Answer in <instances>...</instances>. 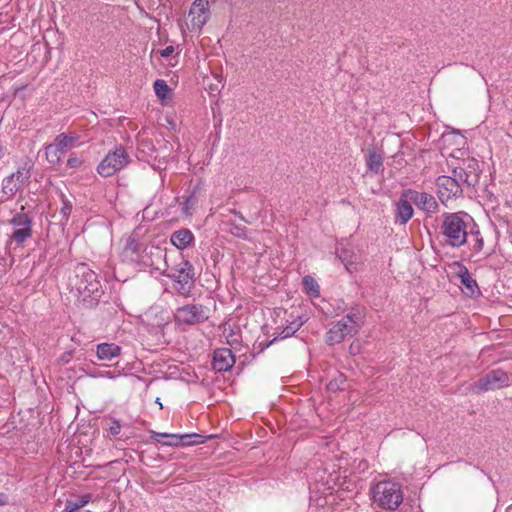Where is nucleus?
<instances>
[{"label":"nucleus","mask_w":512,"mask_h":512,"mask_svg":"<svg viewBox=\"0 0 512 512\" xmlns=\"http://www.w3.org/2000/svg\"><path fill=\"white\" fill-rule=\"evenodd\" d=\"M70 286L82 307L93 308L98 304L102 295L101 284L97 274L87 264L79 263L75 267L74 277L70 278Z\"/></svg>","instance_id":"nucleus-1"},{"label":"nucleus","mask_w":512,"mask_h":512,"mask_svg":"<svg viewBox=\"0 0 512 512\" xmlns=\"http://www.w3.org/2000/svg\"><path fill=\"white\" fill-rule=\"evenodd\" d=\"M473 219L465 212H446L442 214L440 231L446 245L460 248L468 242V231Z\"/></svg>","instance_id":"nucleus-2"},{"label":"nucleus","mask_w":512,"mask_h":512,"mask_svg":"<svg viewBox=\"0 0 512 512\" xmlns=\"http://www.w3.org/2000/svg\"><path fill=\"white\" fill-rule=\"evenodd\" d=\"M363 308L354 306L349 313L334 324L326 333L325 341L328 345L341 343L347 336L356 334L363 324Z\"/></svg>","instance_id":"nucleus-3"},{"label":"nucleus","mask_w":512,"mask_h":512,"mask_svg":"<svg viewBox=\"0 0 512 512\" xmlns=\"http://www.w3.org/2000/svg\"><path fill=\"white\" fill-rule=\"evenodd\" d=\"M162 275L173 281L175 291L184 297H189L195 286V269L194 266L185 259H181L179 263L167 266Z\"/></svg>","instance_id":"nucleus-4"},{"label":"nucleus","mask_w":512,"mask_h":512,"mask_svg":"<svg viewBox=\"0 0 512 512\" xmlns=\"http://www.w3.org/2000/svg\"><path fill=\"white\" fill-rule=\"evenodd\" d=\"M373 500L383 509H397L403 501L401 485L391 481L379 482L373 488Z\"/></svg>","instance_id":"nucleus-5"},{"label":"nucleus","mask_w":512,"mask_h":512,"mask_svg":"<svg viewBox=\"0 0 512 512\" xmlns=\"http://www.w3.org/2000/svg\"><path fill=\"white\" fill-rule=\"evenodd\" d=\"M130 162V157L122 145L116 146L110 151L97 166V172L102 177H110L125 168Z\"/></svg>","instance_id":"nucleus-6"},{"label":"nucleus","mask_w":512,"mask_h":512,"mask_svg":"<svg viewBox=\"0 0 512 512\" xmlns=\"http://www.w3.org/2000/svg\"><path fill=\"white\" fill-rule=\"evenodd\" d=\"M79 140L78 135H69L60 133L57 135L53 143L45 147V155L48 163L51 166H58L62 162V157L66 152L73 148Z\"/></svg>","instance_id":"nucleus-7"},{"label":"nucleus","mask_w":512,"mask_h":512,"mask_svg":"<svg viewBox=\"0 0 512 512\" xmlns=\"http://www.w3.org/2000/svg\"><path fill=\"white\" fill-rule=\"evenodd\" d=\"M210 309L200 303H191L178 307L175 312V321L180 325H198L207 321Z\"/></svg>","instance_id":"nucleus-8"},{"label":"nucleus","mask_w":512,"mask_h":512,"mask_svg":"<svg viewBox=\"0 0 512 512\" xmlns=\"http://www.w3.org/2000/svg\"><path fill=\"white\" fill-rule=\"evenodd\" d=\"M510 385V378L507 372L502 369H493L481 376L471 385L474 393L486 392L489 390L501 389Z\"/></svg>","instance_id":"nucleus-9"},{"label":"nucleus","mask_w":512,"mask_h":512,"mask_svg":"<svg viewBox=\"0 0 512 512\" xmlns=\"http://www.w3.org/2000/svg\"><path fill=\"white\" fill-rule=\"evenodd\" d=\"M436 187L440 201L445 204L451 199L460 197L463 193V188L466 186L452 174V176H439L436 179Z\"/></svg>","instance_id":"nucleus-10"},{"label":"nucleus","mask_w":512,"mask_h":512,"mask_svg":"<svg viewBox=\"0 0 512 512\" xmlns=\"http://www.w3.org/2000/svg\"><path fill=\"white\" fill-rule=\"evenodd\" d=\"M32 218L24 212H17L9 220V224L13 226L14 231L10 238L18 245H22L25 241L32 237Z\"/></svg>","instance_id":"nucleus-11"},{"label":"nucleus","mask_w":512,"mask_h":512,"mask_svg":"<svg viewBox=\"0 0 512 512\" xmlns=\"http://www.w3.org/2000/svg\"><path fill=\"white\" fill-rule=\"evenodd\" d=\"M452 173L467 188H474L479 183L481 169L478 161L472 159L464 162L461 166L455 167Z\"/></svg>","instance_id":"nucleus-12"},{"label":"nucleus","mask_w":512,"mask_h":512,"mask_svg":"<svg viewBox=\"0 0 512 512\" xmlns=\"http://www.w3.org/2000/svg\"><path fill=\"white\" fill-rule=\"evenodd\" d=\"M406 194L413 201L416 207L426 214H435L439 212V204L433 195L413 189H406Z\"/></svg>","instance_id":"nucleus-13"},{"label":"nucleus","mask_w":512,"mask_h":512,"mask_svg":"<svg viewBox=\"0 0 512 512\" xmlns=\"http://www.w3.org/2000/svg\"><path fill=\"white\" fill-rule=\"evenodd\" d=\"M454 266L457 268L456 275L460 279V283L463 286V293L469 297L480 296V288L477 284V281L471 276L468 268L460 262H455Z\"/></svg>","instance_id":"nucleus-14"},{"label":"nucleus","mask_w":512,"mask_h":512,"mask_svg":"<svg viewBox=\"0 0 512 512\" xmlns=\"http://www.w3.org/2000/svg\"><path fill=\"white\" fill-rule=\"evenodd\" d=\"M413 201L407 196L406 189L400 194L399 199L395 202L394 220L395 223L405 225L414 215L412 207Z\"/></svg>","instance_id":"nucleus-15"},{"label":"nucleus","mask_w":512,"mask_h":512,"mask_svg":"<svg viewBox=\"0 0 512 512\" xmlns=\"http://www.w3.org/2000/svg\"><path fill=\"white\" fill-rule=\"evenodd\" d=\"M235 363V356L229 348H218L213 352L212 368L217 372L229 371Z\"/></svg>","instance_id":"nucleus-16"},{"label":"nucleus","mask_w":512,"mask_h":512,"mask_svg":"<svg viewBox=\"0 0 512 512\" xmlns=\"http://www.w3.org/2000/svg\"><path fill=\"white\" fill-rule=\"evenodd\" d=\"M190 14L193 15V24L202 28L210 17L208 0H195L190 8Z\"/></svg>","instance_id":"nucleus-17"},{"label":"nucleus","mask_w":512,"mask_h":512,"mask_svg":"<svg viewBox=\"0 0 512 512\" xmlns=\"http://www.w3.org/2000/svg\"><path fill=\"white\" fill-rule=\"evenodd\" d=\"M303 323L304 321L301 318L292 320L288 325L283 327V329L279 333H277L272 340L265 344L263 342H260V351H263L265 348L271 346L272 344L279 340H284L288 337L293 336L302 327Z\"/></svg>","instance_id":"nucleus-18"},{"label":"nucleus","mask_w":512,"mask_h":512,"mask_svg":"<svg viewBox=\"0 0 512 512\" xmlns=\"http://www.w3.org/2000/svg\"><path fill=\"white\" fill-rule=\"evenodd\" d=\"M194 234L188 228H181L171 233L170 242L178 250H184L193 245Z\"/></svg>","instance_id":"nucleus-19"},{"label":"nucleus","mask_w":512,"mask_h":512,"mask_svg":"<svg viewBox=\"0 0 512 512\" xmlns=\"http://www.w3.org/2000/svg\"><path fill=\"white\" fill-rule=\"evenodd\" d=\"M97 357L99 360L111 361L121 353V347L115 343H101L97 345Z\"/></svg>","instance_id":"nucleus-20"},{"label":"nucleus","mask_w":512,"mask_h":512,"mask_svg":"<svg viewBox=\"0 0 512 512\" xmlns=\"http://www.w3.org/2000/svg\"><path fill=\"white\" fill-rule=\"evenodd\" d=\"M466 244H468L470 249L475 253L481 252L484 248L483 236L481 235L480 229L475 222L472 223L468 231V242Z\"/></svg>","instance_id":"nucleus-21"},{"label":"nucleus","mask_w":512,"mask_h":512,"mask_svg":"<svg viewBox=\"0 0 512 512\" xmlns=\"http://www.w3.org/2000/svg\"><path fill=\"white\" fill-rule=\"evenodd\" d=\"M383 155L378 153L375 148L369 149L366 156L367 170L378 174L383 166Z\"/></svg>","instance_id":"nucleus-22"},{"label":"nucleus","mask_w":512,"mask_h":512,"mask_svg":"<svg viewBox=\"0 0 512 512\" xmlns=\"http://www.w3.org/2000/svg\"><path fill=\"white\" fill-rule=\"evenodd\" d=\"M141 251L142 244L139 242V240L136 238L134 234L130 235L126 239L123 255L127 258L129 257L130 260L134 261V256H139Z\"/></svg>","instance_id":"nucleus-23"},{"label":"nucleus","mask_w":512,"mask_h":512,"mask_svg":"<svg viewBox=\"0 0 512 512\" xmlns=\"http://www.w3.org/2000/svg\"><path fill=\"white\" fill-rule=\"evenodd\" d=\"M151 439L165 446H181V434L152 432Z\"/></svg>","instance_id":"nucleus-24"},{"label":"nucleus","mask_w":512,"mask_h":512,"mask_svg":"<svg viewBox=\"0 0 512 512\" xmlns=\"http://www.w3.org/2000/svg\"><path fill=\"white\" fill-rule=\"evenodd\" d=\"M22 184H20L13 175H9L2 180V193L7 199H12L16 193L20 190Z\"/></svg>","instance_id":"nucleus-25"},{"label":"nucleus","mask_w":512,"mask_h":512,"mask_svg":"<svg viewBox=\"0 0 512 512\" xmlns=\"http://www.w3.org/2000/svg\"><path fill=\"white\" fill-rule=\"evenodd\" d=\"M338 258L345 265L346 269L351 272L352 267L357 262V254L353 251L352 248L342 247L337 250Z\"/></svg>","instance_id":"nucleus-26"},{"label":"nucleus","mask_w":512,"mask_h":512,"mask_svg":"<svg viewBox=\"0 0 512 512\" xmlns=\"http://www.w3.org/2000/svg\"><path fill=\"white\" fill-rule=\"evenodd\" d=\"M92 499L90 493L79 496L76 500L67 499L65 502V512H77L79 509L87 505Z\"/></svg>","instance_id":"nucleus-27"},{"label":"nucleus","mask_w":512,"mask_h":512,"mask_svg":"<svg viewBox=\"0 0 512 512\" xmlns=\"http://www.w3.org/2000/svg\"><path fill=\"white\" fill-rule=\"evenodd\" d=\"M303 289L305 293L312 297H318L320 295V287L317 281L310 275H306L302 279Z\"/></svg>","instance_id":"nucleus-28"},{"label":"nucleus","mask_w":512,"mask_h":512,"mask_svg":"<svg viewBox=\"0 0 512 512\" xmlns=\"http://www.w3.org/2000/svg\"><path fill=\"white\" fill-rule=\"evenodd\" d=\"M212 436H205L197 433L181 434V446H191L205 443Z\"/></svg>","instance_id":"nucleus-29"},{"label":"nucleus","mask_w":512,"mask_h":512,"mask_svg":"<svg viewBox=\"0 0 512 512\" xmlns=\"http://www.w3.org/2000/svg\"><path fill=\"white\" fill-rule=\"evenodd\" d=\"M31 168V166L25 164L19 167L16 172L11 173L10 175H13L16 181L24 185L29 182V179L31 177Z\"/></svg>","instance_id":"nucleus-30"},{"label":"nucleus","mask_w":512,"mask_h":512,"mask_svg":"<svg viewBox=\"0 0 512 512\" xmlns=\"http://www.w3.org/2000/svg\"><path fill=\"white\" fill-rule=\"evenodd\" d=\"M153 87L156 96L161 100L166 99L168 97V94L171 92V89L167 85L166 81L163 79L155 80Z\"/></svg>","instance_id":"nucleus-31"},{"label":"nucleus","mask_w":512,"mask_h":512,"mask_svg":"<svg viewBox=\"0 0 512 512\" xmlns=\"http://www.w3.org/2000/svg\"><path fill=\"white\" fill-rule=\"evenodd\" d=\"M346 377L342 373H338L333 379L327 384V389L330 392H338L344 389Z\"/></svg>","instance_id":"nucleus-32"},{"label":"nucleus","mask_w":512,"mask_h":512,"mask_svg":"<svg viewBox=\"0 0 512 512\" xmlns=\"http://www.w3.org/2000/svg\"><path fill=\"white\" fill-rule=\"evenodd\" d=\"M230 226L229 232L235 237L246 239L247 238V229L243 225H238L234 222L227 223Z\"/></svg>","instance_id":"nucleus-33"},{"label":"nucleus","mask_w":512,"mask_h":512,"mask_svg":"<svg viewBox=\"0 0 512 512\" xmlns=\"http://www.w3.org/2000/svg\"><path fill=\"white\" fill-rule=\"evenodd\" d=\"M121 430V424L120 421L117 419H112L108 431L110 436H117L120 433Z\"/></svg>","instance_id":"nucleus-34"},{"label":"nucleus","mask_w":512,"mask_h":512,"mask_svg":"<svg viewBox=\"0 0 512 512\" xmlns=\"http://www.w3.org/2000/svg\"><path fill=\"white\" fill-rule=\"evenodd\" d=\"M63 197V206L61 208V214L63 215V217L65 219H68L69 215L71 214V211H72V204L69 200H67L64 195H62Z\"/></svg>","instance_id":"nucleus-35"},{"label":"nucleus","mask_w":512,"mask_h":512,"mask_svg":"<svg viewBox=\"0 0 512 512\" xmlns=\"http://www.w3.org/2000/svg\"><path fill=\"white\" fill-rule=\"evenodd\" d=\"M83 164V160L75 155H71L67 160L69 168H79Z\"/></svg>","instance_id":"nucleus-36"},{"label":"nucleus","mask_w":512,"mask_h":512,"mask_svg":"<svg viewBox=\"0 0 512 512\" xmlns=\"http://www.w3.org/2000/svg\"><path fill=\"white\" fill-rule=\"evenodd\" d=\"M197 202V199H196V196H195V192H193L189 197H187V199L185 200V203H184V210L186 213H189V209L193 208L194 205L196 204Z\"/></svg>","instance_id":"nucleus-37"},{"label":"nucleus","mask_w":512,"mask_h":512,"mask_svg":"<svg viewBox=\"0 0 512 512\" xmlns=\"http://www.w3.org/2000/svg\"><path fill=\"white\" fill-rule=\"evenodd\" d=\"M174 52V47L172 45L167 46L166 48L160 50V55L164 58L169 57Z\"/></svg>","instance_id":"nucleus-38"},{"label":"nucleus","mask_w":512,"mask_h":512,"mask_svg":"<svg viewBox=\"0 0 512 512\" xmlns=\"http://www.w3.org/2000/svg\"><path fill=\"white\" fill-rule=\"evenodd\" d=\"M8 497L4 493H0V506L7 504Z\"/></svg>","instance_id":"nucleus-39"},{"label":"nucleus","mask_w":512,"mask_h":512,"mask_svg":"<svg viewBox=\"0 0 512 512\" xmlns=\"http://www.w3.org/2000/svg\"><path fill=\"white\" fill-rule=\"evenodd\" d=\"M232 212L237 216V218H239L240 220H242V221H245V222H246V219L244 218V216L242 215V213H241V212H238V211H236V210H233Z\"/></svg>","instance_id":"nucleus-40"},{"label":"nucleus","mask_w":512,"mask_h":512,"mask_svg":"<svg viewBox=\"0 0 512 512\" xmlns=\"http://www.w3.org/2000/svg\"><path fill=\"white\" fill-rule=\"evenodd\" d=\"M100 375L101 376H106V377H109V378H114V376L112 375V373L110 371H106L105 373H102Z\"/></svg>","instance_id":"nucleus-41"},{"label":"nucleus","mask_w":512,"mask_h":512,"mask_svg":"<svg viewBox=\"0 0 512 512\" xmlns=\"http://www.w3.org/2000/svg\"><path fill=\"white\" fill-rule=\"evenodd\" d=\"M156 403H157V404H159L160 409H162V408H163L162 403H161V401H160V398H157V399H156Z\"/></svg>","instance_id":"nucleus-42"}]
</instances>
